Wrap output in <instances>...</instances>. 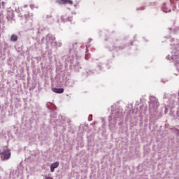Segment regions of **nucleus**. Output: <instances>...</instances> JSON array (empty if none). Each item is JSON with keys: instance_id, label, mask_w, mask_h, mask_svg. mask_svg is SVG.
<instances>
[{"instance_id": "dca6fc26", "label": "nucleus", "mask_w": 179, "mask_h": 179, "mask_svg": "<svg viewBox=\"0 0 179 179\" xmlns=\"http://www.w3.org/2000/svg\"><path fill=\"white\" fill-rule=\"evenodd\" d=\"M162 12H164L165 13H167V12H171V9L167 8L166 6V3H164L162 8Z\"/></svg>"}, {"instance_id": "e433bc0d", "label": "nucleus", "mask_w": 179, "mask_h": 179, "mask_svg": "<svg viewBox=\"0 0 179 179\" xmlns=\"http://www.w3.org/2000/svg\"><path fill=\"white\" fill-rule=\"evenodd\" d=\"M2 3H3V4H4V3H3V2H2Z\"/></svg>"}, {"instance_id": "5701e85b", "label": "nucleus", "mask_w": 179, "mask_h": 179, "mask_svg": "<svg viewBox=\"0 0 179 179\" xmlns=\"http://www.w3.org/2000/svg\"><path fill=\"white\" fill-rule=\"evenodd\" d=\"M92 118H93V115H90L89 117H88V120L90 121H92Z\"/></svg>"}, {"instance_id": "9b49d317", "label": "nucleus", "mask_w": 179, "mask_h": 179, "mask_svg": "<svg viewBox=\"0 0 179 179\" xmlns=\"http://www.w3.org/2000/svg\"><path fill=\"white\" fill-rule=\"evenodd\" d=\"M59 166V162H56L52 163L50 165V172L51 173H54V171H55V169H57V167Z\"/></svg>"}, {"instance_id": "39448f33", "label": "nucleus", "mask_w": 179, "mask_h": 179, "mask_svg": "<svg viewBox=\"0 0 179 179\" xmlns=\"http://www.w3.org/2000/svg\"><path fill=\"white\" fill-rule=\"evenodd\" d=\"M70 68L71 69H74L77 72H79V69H81L82 67L80 66V64H79V62L78 60H71L70 62Z\"/></svg>"}, {"instance_id": "7ed1b4c3", "label": "nucleus", "mask_w": 179, "mask_h": 179, "mask_svg": "<svg viewBox=\"0 0 179 179\" xmlns=\"http://www.w3.org/2000/svg\"><path fill=\"white\" fill-rule=\"evenodd\" d=\"M171 45L173 46V49L171 52V55L166 56V59L169 61H176V65L177 66V70L179 72V41H175L174 38H171Z\"/></svg>"}, {"instance_id": "f257e3e1", "label": "nucleus", "mask_w": 179, "mask_h": 179, "mask_svg": "<svg viewBox=\"0 0 179 179\" xmlns=\"http://www.w3.org/2000/svg\"><path fill=\"white\" fill-rule=\"evenodd\" d=\"M110 108L111 113L108 117L109 127L111 131H114L118 121H120L118 125H122V121L124 120V114L122 113V109L120 108L117 105L111 106Z\"/></svg>"}, {"instance_id": "412c9836", "label": "nucleus", "mask_w": 179, "mask_h": 179, "mask_svg": "<svg viewBox=\"0 0 179 179\" xmlns=\"http://www.w3.org/2000/svg\"><path fill=\"white\" fill-rule=\"evenodd\" d=\"M25 20H29V17H30V15L29 13L24 14Z\"/></svg>"}, {"instance_id": "ddd939ff", "label": "nucleus", "mask_w": 179, "mask_h": 179, "mask_svg": "<svg viewBox=\"0 0 179 179\" xmlns=\"http://www.w3.org/2000/svg\"><path fill=\"white\" fill-rule=\"evenodd\" d=\"M50 44L52 47H55V48H58V47H62V42L61 41L57 42L55 41V42H51Z\"/></svg>"}, {"instance_id": "6e6552de", "label": "nucleus", "mask_w": 179, "mask_h": 179, "mask_svg": "<svg viewBox=\"0 0 179 179\" xmlns=\"http://www.w3.org/2000/svg\"><path fill=\"white\" fill-rule=\"evenodd\" d=\"M78 49V43H70L69 45V52H74Z\"/></svg>"}, {"instance_id": "bb28decb", "label": "nucleus", "mask_w": 179, "mask_h": 179, "mask_svg": "<svg viewBox=\"0 0 179 179\" xmlns=\"http://www.w3.org/2000/svg\"><path fill=\"white\" fill-rule=\"evenodd\" d=\"M92 41H93V39L89 38L88 44H89L90 43H92Z\"/></svg>"}, {"instance_id": "f3484780", "label": "nucleus", "mask_w": 179, "mask_h": 179, "mask_svg": "<svg viewBox=\"0 0 179 179\" xmlns=\"http://www.w3.org/2000/svg\"><path fill=\"white\" fill-rule=\"evenodd\" d=\"M10 40L13 43H16V41H17V35H15V34L11 35Z\"/></svg>"}, {"instance_id": "473e14b6", "label": "nucleus", "mask_w": 179, "mask_h": 179, "mask_svg": "<svg viewBox=\"0 0 179 179\" xmlns=\"http://www.w3.org/2000/svg\"><path fill=\"white\" fill-rule=\"evenodd\" d=\"M62 120H65V117H62Z\"/></svg>"}, {"instance_id": "7c9ffc66", "label": "nucleus", "mask_w": 179, "mask_h": 179, "mask_svg": "<svg viewBox=\"0 0 179 179\" xmlns=\"http://www.w3.org/2000/svg\"><path fill=\"white\" fill-rule=\"evenodd\" d=\"M24 8H27V5H25V6H24Z\"/></svg>"}, {"instance_id": "6ab92c4d", "label": "nucleus", "mask_w": 179, "mask_h": 179, "mask_svg": "<svg viewBox=\"0 0 179 179\" xmlns=\"http://www.w3.org/2000/svg\"><path fill=\"white\" fill-rule=\"evenodd\" d=\"M90 58V55L87 52V50L85 52V59L87 61Z\"/></svg>"}, {"instance_id": "b1692460", "label": "nucleus", "mask_w": 179, "mask_h": 179, "mask_svg": "<svg viewBox=\"0 0 179 179\" xmlns=\"http://www.w3.org/2000/svg\"><path fill=\"white\" fill-rule=\"evenodd\" d=\"M46 107L48 108V110H52L51 108H50V106L48 105V103H46Z\"/></svg>"}, {"instance_id": "1a4fd4ad", "label": "nucleus", "mask_w": 179, "mask_h": 179, "mask_svg": "<svg viewBox=\"0 0 179 179\" xmlns=\"http://www.w3.org/2000/svg\"><path fill=\"white\" fill-rule=\"evenodd\" d=\"M61 20L64 23H65V22H72V16L68 17L66 15H62Z\"/></svg>"}, {"instance_id": "72a5a7b5", "label": "nucleus", "mask_w": 179, "mask_h": 179, "mask_svg": "<svg viewBox=\"0 0 179 179\" xmlns=\"http://www.w3.org/2000/svg\"><path fill=\"white\" fill-rule=\"evenodd\" d=\"M61 123H62V124H64V122H62Z\"/></svg>"}, {"instance_id": "4be33fe9", "label": "nucleus", "mask_w": 179, "mask_h": 179, "mask_svg": "<svg viewBox=\"0 0 179 179\" xmlns=\"http://www.w3.org/2000/svg\"><path fill=\"white\" fill-rule=\"evenodd\" d=\"M136 10H145V6H141L140 8H137Z\"/></svg>"}, {"instance_id": "2eb2a0df", "label": "nucleus", "mask_w": 179, "mask_h": 179, "mask_svg": "<svg viewBox=\"0 0 179 179\" xmlns=\"http://www.w3.org/2000/svg\"><path fill=\"white\" fill-rule=\"evenodd\" d=\"M52 90L54 93L61 94L64 92V88H52Z\"/></svg>"}, {"instance_id": "393cba45", "label": "nucleus", "mask_w": 179, "mask_h": 179, "mask_svg": "<svg viewBox=\"0 0 179 179\" xmlns=\"http://www.w3.org/2000/svg\"><path fill=\"white\" fill-rule=\"evenodd\" d=\"M163 99L164 100V99H167V94H166V93H164Z\"/></svg>"}, {"instance_id": "c756f323", "label": "nucleus", "mask_w": 179, "mask_h": 179, "mask_svg": "<svg viewBox=\"0 0 179 179\" xmlns=\"http://www.w3.org/2000/svg\"><path fill=\"white\" fill-rule=\"evenodd\" d=\"M92 73H96V71H93V72H92Z\"/></svg>"}, {"instance_id": "c9c22d12", "label": "nucleus", "mask_w": 179, "mask_h": 179, "mask_svg": "<svg viewBox=\"0 0 179 179\" xmlns=\"http://www.w3.org/2000/svg\"><path fill=\"white\" fill-rule=\"evenodd\" d=\"M18 16H20V14H19Z\"/></svg>"}, {"instance_id": "f704fd0d", "label": "nucleus", "mask_w": 179, "mask_h": 179, "mask_svg": "<svg viewBox=\"0 0 179 179\" xmlns=\"http://www.w3.org/2000/svg\"><path fill=\"white\" fill-rule=\"evenodd\" d=\"M105 41H107V38H106Z\"/></svg>"}, {"instance_id": "9d476101", "label": "nucleus", "mask_w": 179, "mask_h": 179, "mask_svg": "<svg viewBox=\"0 0 179 179\" xmlns=\"http://www.w3.org/2000/svg\"><path fill=\"white\" fill-rule=\"evenodd\" d=\"M57 3H59V5H65L66 3L72 5V3H73V1H72V0H58Z\"/></svg>"}, {"instance_id": "0eeeda50", "label": "nucleus", "mask_w": 179, "mask_h": 179, "mask_svg": "<svg viewBox=\"0 0 179 179\" xmlns=\"http://www.w3.org/2000/svg\"><path fill=\"white\" fill-rule=\"evenodd\" d=\"M74 85H75V80H74L66 78V81H65V83H64V86H66V87H73Z\"/></svg>"}, {"instance_id": "20e7f679", "label": "nucleus", "mask_w": 179, "mask_h": 179, "mask_svg": "<svg viewBox=\"0 0 179 179\" xmlns=\"http://www.w3.org/2000/svg\"><path fill=\"white\" fill-rule=\"evenodd\" d=\"M0 155L3 161L9 160L10 159V150L8 147H4L2 150H0Z\"/></svg>"}, {"instance_id": "a211bd4d", "label": "nucleus", "mask_w": 179, "mask_h": 179, "mask_svg": "<svg viewBox=\"0 0 179 179\" xmlns=\"http://www.w3.org/2000/svg\"><path fill=\"white\" fill-rule=\"evenodd\" d=\"M173 131H174V132H176V136H179V129H177V128H173Z\"/></svg>"}, {"instance_id": "c85d7f7f", "label": "nucleus", "mask_w": 179, "mask_h": 179, "mask_svg": "<svg viewBox=\"0 0 179 179\" xmlns=\"http://www.w3.org/2000/svg\"><path fill=\"white\" fill-rule=\"evenodd\" d=\"M169 30H170V31H171V28H169Z\"/></svg>"}, {"instance_id": "2f4dec72", "label": "nucleus", "mask_w": 179, "mask_h": 179, "mask_svg": "<svg viewBox=\"0 0 179 179\" xmlns=\"http://www.w3.org/2000/svg\"><path fill=\"white\" fill-rule=\"evenodd\" d=\"M87 47H88V45H86V48H87Z\"/></svg>"}, {"instance_id": "f03ea898", "label": "nucleus", "mask_w": 179, "mask_h": 179, "mask_svg": "<svg viewBox=\"0 0 179 179\" xmlns=\"http://www.w3.org/2000/svg\"><path fill=\"white\" fill-rule=\"evenodd\" d=\"M149 113L150 120H159L160 113H157V108L160 106L159 99L155 96H150L149 97Z\"/></svg>"}, {"instance_id": "4468645a", "label": "nucleus", "mask_w": 179, "mask_h": 179, "mask_svg": "<svg viewBox=\"0 0 179 179\" xmlns=\"http://www.w3.org/2000/svg\"><path fill=\"white\" fill-rule=\"evenodd\" d=\"M15 17V13H13V11H8L7 13V20H12Z\"/></svg>"}, {"instance_id": "f8f14e48", "label": "nucleus", "mask_w": 179, "mask_h": 179, "mask_svg": "<svg viewBox=\"0 0 179 179\" xmlns=\"http://www.w3.org/2000/svg\"><path fill=\"white\" fill-rule=\"evenodd\" d=\"M46 41L50 43H54L55 41V37L52 34H49L46 36Z\"/></svg>"}, {"instance_id": "58836bf2", "label": "nucleus", "mask_w": 179, "mask_h": 179, "mask_svg": "<svg viewBox=\"0 0 179 179\" xmlns=\"http://www.w3.org/2000/svg\"><path fill=\"white\" fill-rule=\"evenodd\" d=\"M131 45H132V42L131 43Z\"/></svg>"}, {"instance_id": "4c0bfd02", "label": "nucleus", "mask_w": 179, "mask_h": 179, "mask_svg": "<svg viewBox=\"0 0 179 179\" xmlns=\"http://www.w3.org/2000/svg\"><path fill=\"white\" fill-rule=\"evenodd\" d=\"M0 30H1V25H0Z\"/></svg>"}, {"instance_id": "423d86ee", "label": "nucleus", "mask_w": 179, "mask_h": 179, "mask_svg": "<svg viewBox=\"0 0 179 179\" xmlns=\"http://www.w3.org/2000/svg\"><path fill=\"white\" fill-rule=\"evenodd\" d=\"M43 20L45 22L49 23V24H52V23H54V18L52 17V15L51 13L43 15Z\"/></svg>"}, {"instance_id": "cd10ccee", "label": "nucleus", "mask_w": 179, "mask_h": 179, "mask_svg": "<svg viewBox=\"0 0 179 179\" xmlns=\"http://www.w3.org/2000/svg\"><path fill=\"white\" fill-rule=\"evenodd\" d=\"M124 48H125V45H124L123 47H120V50H124Z\"/></svg>"}, {"instance_id": "ea45409f", "label": "nucleus", "mask_w": 179, "mask_h": 179, "mask_svg": "<svg viewBox=\"0 0 179 179\" xmlns=\"http://www.w3.org/2000/svg\"><path fill=\"white\" fill-rule=\"evenodd\" d=\"M178 100H179V98H178Z\"/></svg>"}, {"instance_id": "aec40b11", "label": "nucleus", "mask_w": 179, "mask_h": 179, "mask_svg": "<svg viewBox=\"0 0 179 179\" xmlns=\"http://www.w3.org/2000/svg\"><path fill=\"white\" fill-rule=\"evenodd\" d=\"M102 65H103V63H99V64H97V68H98V69H99V71H101V69H102Z\"/></svg>"}, {"instance_id": "a878e982", "label": "nucleus", "mask_w": 179, "mask_h": 179, "mask_svg": "<svg viewBox=\"0 0 179 179\" xmlns=\"http://www.w3.org/2000/svg\"><path fill=\"white\" fill-rule=\"evenodd\" d=\"M30 8H31V9H34V5L31 4V5L30 6Z\"/></svg>"}]
</instances>
